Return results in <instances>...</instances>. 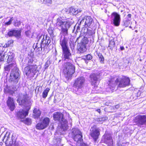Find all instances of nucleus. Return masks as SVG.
Returning <instances> with one entry per match:
<instances>
[{
	"label": "nucleus",
	"mask_w": 146,
	"mask_h": 146,
	"mask_svg": "<svg viewBox=\"0 0 146 146\" xmlns=\"http://www.w3.org/2000/svg\"><path fill=\"white\" fill-rule=\"evenodd\" d=\"M56 25L58 27L61 29V32L60 40V44L62 50L68 48L67 45V39L66 36L68 35V31L72 23L69 21H64L61 17L58 18L56 20Z\"/></svg>",
	"instance_id": "f257e3e1"
},
{
	"label": "nucleus",
	"mask_w": 146,
	"mask_h": 146,
	"mask_svg": "<svg viewBox=\"0 0 146 146\" xmlns=\"http://www.w3.org/2000/svg\"><path fill=\"white\" fill-rule=\"evenodd\" d=\"M4 69L5 71L9 72L11 69L9 79V81L12 84H16L20 78V73L18 68L17 67L15 63H12L4 66Z\"/></svg>",
	"instance_id": "f03ea898"
},
{
	"label": "nucleus",
	"mask_w": 146,
	"mask_h": 146,
	"mask_svg": "<svg viewBox=\"0 0 146 146\" xmlns=\"http://www.w3.org/2000/svg\"><path fill=\"white\" fill-rule=\"evenodd\" d=\"M130 80L128 78L123 77L121 78H117L114 82L110 81L109 88L113 92L115 89V84H118L119 87L124 88L128 86L130 84Z\"/></svg>",
	"instance_id": "7ed1b4c3"
},
{
	"label": "nucleus",
	"mask_w": 146,
	"mask_h": 146,
	"mask_svg": "<svg viewBox=\"0 0 146 146\" xmlns=\"http://www.w3.org/2000/svg\"><path fill=\"white\" fill-rule=\"evenodd\" d=\"M75 67L71 63L67 62L64 64L63 71L65 77L67 80L71 79L75 72Z\"/></svg>",
	"instance_id": "20e7f679"
},
{
	"label": "nucleus",
	"mask_w": 146,
	"mask_h": 146,
	"mask_svg": "<svg viewBox=\"0 0 146 146\" xmlns=\"http://www.w3.org/2000/svg\"><path fill=\"white\" fill-rule=\"evenodd\" d=\"M54 120L61 122L64 124V127L62 125V128L64 131L67 130L68 129V126L67 124V121L63 118V115L60 112H55L53 115Z\"/></svg>",
	"instance_id": "39448f33"
},
{
	"label": "nucleus",
	"mask_w": 146,
	"mask_h": 146,
	"mask_svg": "<svg viewBox=\"0 0 146 146\" xmlns=\"http://www.w3.org/2000/svg\"><path fill=\"white\" fill-rule=\"evenodd\" d=\"M85 78L82 76L78 78L75 81L73 85V89L75 91H80L84 85Z\"/></svg>",
	"instance_id": "423d86ee"
},
{
	"label": "nucleus",
	"mask_w": 146,
	"mask_h": 146,
	"mask_svg": "<svg viewBox=\"0 0 146 146\" xmlns=\"http://www.w3.org/2000/svg\"><path fill=\"white\" fill-rule=\"evenodd\" d=\"M36 66L28 65L24 69V72L26 75L33 77L36 73L38 72Z\"/></svg>",
	"instance_id": "0eeeda50"
},
{
	"label": "nucleus",
	"mask_w": 146,
	"mask_h": 146,
	"mask_svg": "<svg viewBox=\"0 0 146 146\" xmlns=\"http://www.w3.org/2000/svg\"><path fill=\"white\" fill-rule=\"evenodd\" d=\"M102 74L100 73H93L91 74L89 76L90 81L91 85L94 86L95 88L98 84L100 78Z\"/></svg>",
	"instance_id": "6e6552de"
},
{
	"label": "nucleus",
	"mask_w": 146,
	"mask_h": 146,
	"mask_svg": "<svg viewBox=\"0 0 146 146\" xmlns=\"http://www.w3.org/2000/svg\"><path fill=\"white\" fill-rule=\"evenodd\" d=\"M110 21L111 23L114 26L118 27L121 21L120 15L116 12H113L110 16Z\"/></svg>",
	"instance_id": "1a4fd4ad"
},
{
	"label": "nucleus",
	"mask_w": 146,
	"mask_h": 146,
	"mask_svg": "<svg viewBox=\"0 0 146 146\" xmlns=\"http://www.w3.org/2000/svg\"><path fill=\"white\" fill-rule=\"evenodd\" d=\"M72 138L74 141L80 143L82 139V135L81 131L77 128H73L72 130Z\"/></svg>",
	"instance_id": "9d476101"
},
{
	"label": "nucleus",
	"mask_w": 146,
	"mask_h": 146,
	"mask_svg": "<svg viewBox=\"0 0 146 146\" xmlns=\"http://www.w3.org/2000/svg\"><path fill=\"white\" fill-rule=\"evenodd\" d=\"M50 121L49 118L46 117L41 121L38 123L36 126V128L38 130L43 129L47 127Z\"/></svg>",
	"instance_id": "9b49d317"
},
{
	"label": "nucleus",
	"mask_w": 146,
	"mask_h": 146,
	"mask_svg": "<svg viewBox=\"0 0 146 146\" xmlns=\"http://www.w3.org/2000/svg\"><path fill=\"white\" fill-rule=\"evenodd\" d=\"M93 22V19L91 17L87 16L84 17L81 20L80 24L85 26V27H90L92 25Z\"/></svg>",
	"instance_id": "f8f14e48"
},
{
	"label": "nucleus",
	"mask_w": 146,
	"mask_h": 146,
	"mask_svg": "<svg viewBox=\"0 0 146 146\" xmlns=\"http://www.w3.org/2000/svg\"><path fill=\"white\" fill-rule=\"evenodd\" d=\"M99 134V129L96 125H94L91 127L90 129V135L95 141H96L98 138Z\"/></svg>",
	"instance_id": "ddd939ff"
},
{
	"label": "nucleus",
	"mask_w": 146,
	"mask_h": 146,
	"mask_svg": "<svg viewBox=\"0 0 146 146\" xmlns=\"http://www.w3.org/2000/svg\"><path fill=\"white\" fill-rule=\"evenodd\" d=\"M102 139H104V143L108 144V146H113V140L110 134L106 133V132L103 137Z\"/></svg>",
	"instance_id": "4468645a"
},
{
	"label": "nucleus",
	"mask_w": 146,
	"mask_h": 146,
	"mask_svg": "<svg viewBox=\"0 0 146 146\" xmlns=\"http://www.w3.org/2000/svg\"><path fill=\"white\" fill-rule=\"evenodd\" d=\"M135 122L139 126L146 124V116L145 115H140L135 117Z\"/></svg>",
	"instance_id": "2eb2a0df"
},
{
	"label": "nucleus",
	"mask_w": 146,
	"mask_h": 146,
	"mask_svg": "<svg viewBox=\"0 0 146 146\" xmlns=\"http://www.w3.org/2000/svg\"><path fill=\"white\" fill-rule=\"evenodd\" d=\"M28 97L27 94H20L17 102L19 103V105H23L25 106L28 103Z\"/></svg>",
	"instance_id": "dca6fc26"
},
{
	"label": "nucleus",
	"mask_w": 146,
	"mask_h": 146,
	"mask_svg": "<svg viewBox=\"0 0 146 146\" xmlns=\"http://www.w3.org/2000/svg\"><path fill=\"white\" fill-rule=\"evenodd\" d=\"M10 133L9 132H7L6 134L4 136L3 141L6 143H9V145L11 146H18V145L15 143H13L12 140L10 138Z\"/></svg>",
	"instance_id": "f3484780"
},
{
	"label": "nucleus",
	"mask_w": 146,
	"mask_h": 146,
	"mask_svg": "<svg viewBox=\"0 0 146 146\" xmlns=\"http://www.w3.org/2000/svg\"><path fill=\"white\" fill-rule=\"evenodd\" d=\"M63 59L64 60H69L71 57V54L69 48L62 50Z\"/></svg>",
	"instance_id": "a211bd4d"
},
{
	"label": "nucleus",
	"mask_w": 146,
	"mask_h": 146,
	"mask_svg": "<svg viewBox=\"0 0 146 146\" xmlns=\"http://www.w3.org/2000/svg\"><path fill=\"white\" fill-rule=\"evenodd\" d=\"M7 103L9 109L11 111H13L15 107L13 98L11 97H9Z\"/></svg>",
	"instance_id": "6ab92c4d"
},
{
	"label": "nucleus",
	"mask_w": 146,
	"mask_h": 146,
	"mask_svg": "<svg viewBox=\"0 0 146 146\" xmlns=\"http://www.w3.org/2000/svg\"><path fill=\"white\" fill-rule=\"evenodd\" d=\"M21 32L20 31L13 30L10 31L7 33L8 35L9 36H13L18 38H19L21 36Z\"/></svg>",
	"instance_id": "aec40b11"
},
{
	"label": "nucleus",
	"mask_w": 146,
	"mask_h": 146,
	"mask_svg": "<svg viewBox=\"0 0 146 146\" xmlns=\"http://www.w3.org/2000/svg\"><path fill=\"white\" fill-rule=\"evenodd\" d=\"M28 112L27 111L23 110H20L17 113V116L18 118L22 119L25 118L28 114Z\"/></svg>",
	"instance_id": "412c9836"
},
{
	"label": "nucleus",
	"mask_w": 146,
	"mask_h": 146,
	"mask_svg": "<svg viewBox=\"0 0 146 146\" xmlns=\"http://www.w3.org/2000/svg\"><path fill=\"white\" fill-rule=\"evenodd\" d=\"M83 33L87 36H93L95 33V32L91 29H88L86 27L83 28L82 30V31H83Z\"/></svg>",
	"instance_id": "4be33fe9"
},
{
	"label": "nucleus",
	"mask_w": 146,
	"mask_h": 146,
	"mask_svg": "<svg viewBox=\"0 0 146 146\" xmlns=\"http://www.w3.org/2000/svg\"><path fill=\"white\" fill-rule=\"evenodd\" d=\"M47 40H41V41L40 43V46H38V44H37L35 47L36 48H38V50H40V48H41V50H42V47H44L46 46H48V44L50 43H48V44H47Z\"/></svg>",
	"instance_id": "5701e85b"
},
{
	"label": "nucleus",
	"mask_w": 146,
	"mask_h": 146,
	"mask_svg": "<svg viewBox=\"0 0 146 146\" xmlns=\"http://www.w3.org/2000/svg\"><path fill=\"white\" fill-rule=\"evenodd\" d=\"M5 59H7V62H9L11 61L13 59V53L9 52L7 54H6Z\"/></svg>",
	"instance_id": "b1692460"
},
{
	"label": "nucleus",
	"mask_w": 146,
	"mask_h": 146,
	"mask_svg": "<svg viewBox=\"0 0 146 146\" xmlns=\"http://www.w3.org/2000/svg\"><path fill=\"white\" fill-rule=\"evenodd\" d=\"M41 38H42V40L44 41V40H47V44L50 43L51 42V40L49 37L48 36L46 35H41L38 38V40Z\"/></svg>",
	"instance_id": "393cba45"
},
{
	"label": "nucleus",
	"mask_w": 146,
	"mask_h": 146,
	"mask_svg": "<svg viewBox=\"0 0 146 146\" xmlns=\"http://www.w3.org/2000/svg\"><path fill=\"white\" fill-rule=\"evenodd\" d=\"M33 112L34 114V117L35 118H37L40 116L41 114V112L37 108H35L33 111Z\"/></svg>",
	"instance_id": "a878e982"
},
{
	"label": "nucleus",
	"mask_w": 146,
	"mask_h": 146,
	"mask_svg": "<svg viewBox=\"0 0 146 146\" xmlns=\"http://www.w3.org/2000/svg\"><path fill=\"white\" fill-rule=\"evenodd\" d=\"M86 46L82 45L78 48V50L79 53H83L86 51Z\"/></svg>",
	"instance_id": "bb28decb"
},
{
	"label": "nucleus",
	"mask_w": 146,
	"mask_h": 146,
	"mask_svg": "<svg viewBox=\"0 0 146 146\" xmlns=\"http://www.w3.org/2000/svg\"><path fill=\"white\" fill-rule=\"evenodd\" d=\"M69 12H70V13L71 15H76L78 14V12L76 11V9H74L73 7H71L69 8Z\"/></svg>",
	"instance_id": "cd10ccee"
},
{
	"label": "nucleus",
	"mask_w": 146,
	"mask_h": 146,
	"mask_svg": "<svg viewBox=\"0 0 146 146\" xmlns=\"http://www.w3.org/2000/svg\"><path fill=\"white\" fill-rule=\"evenodd\" d=\"M97 54L98 57L99 58L100 62L102 63H103L104 60V58L103 56L101 53L99 52H97Z\"/></svg>",
	"instance_id": "c85d7f7f"
},
{
	"label": "nucleus",
	"mask_w": 146,
	"mask_h": 146,
	"mask_svg": "<svg viewBox=\"0 0 146 146\" xmlns=\"http://www.w3.org/2000/svg\"><path fill=\"white\" fill-rule=\"evenodd\" d=\"M50 90V89L48 88H46L45 90L43 91V92L42 93V97L43 98H46V97H47L48 93V92H49V91Z\"/></svg>",
	"instance_id": "c756f323"
},
{
	"label": "nucleus",
	"mask_w": 146,
	"mask_h": 146,
	"mask_svg": "<svg viewBox=\"0 0 146 146\" xmlns=\"http://www.w3.org/2000/svg\"><path fill=\"white\" fill-rule=\"evenodd\" d=\"M81 42L82 43V45H85L86 44H87L88 43V40L87 38L84 37L82 39Z\"/></svg>",
	"instance_id": "7c9ffc66"
},
{
	"label": "nucleus",
	"mask_w": 146,
	"mask_h": 146,
	"mask_svg": "<svg viewBox=\"0 0 146 146\" xmlns=\"http://www.w3.org/2000/svg\"><path fill=\"white\" fill-rule=\"evenodd\" d=\"M92 56L90 54L84 56L83 57L82 59L84 60H91L92 58Z\"/></svg>",
	"instance_id": "2f4dec72"
},
{
	"label": "nucleus",
	"mask_w": 146,
	"mask_h": 146,
	"mask_svg": "<svg viewBox=\"0 0 146 146\" xmlns=\"http://www.w3.org/2000/svg\"><path fill=\"white\" fill-rule=\"evenodd\" d=\"M6 54L4 53V54H3L0 53V61H4V59H5V57L6 58Z\"/></svg>",
	"instance_id": "473e14b6"
},
{
	"label": "nucleus",
	"mask_w": 146,
	"mask_h": 146,
	"mask_svg": "<svg viewBox=\"0 0 146 146\" xmlns=\"http://www.w3.org/2000/svg\"><path fill=\"white\" fill-rule=\"evenodd\" d=\"M31 119L28 118L26 119L24 121V123L27 125H30L31 123Z\"/></svg>",
	"instance_id": "72a5a7b5"
},
{
	"label": "nucleus",
	"mask_w": 146,
	"mask_h": 146,
	"mask_svg": "<svg viewBox=\"0 0 146 146\" xmlns=\"http://www.w3.org/2000/svg\"><path fill=\"white\" fill-rule=\"evenodd\" d=\"M48 31L51 37H53L54 36L53 31V30L52 29V28L50 27L48 29Z\"/></svg>",
	"instance_id": "f704fd0d"
},
{
	"label": "nucleus",
	"mask_w": 146,
	"mask_h": 146,
	"mask_svg": "<svg viewBox=\"0 0 146 146\" xmlns=\"http://www.w3.org/2000/svg\"><path fill=\"white\" fill-rule=\"evenodd\" d=\"M115 45V42L113 40H111L110 41L109 47H113Z\"/></svg>",
	"instance_id": "c9c22d12"
},
{
	"label": "nucleus",
	"mask_w": 146,
	"mask_h": 146,
	"mask_svg": "<svg viewBox=\"0 0 146 146\" xmlns=\"http://www.w3.org/2000/svg\"><path fill=\"white\" fill-rule=\"evenodd\" d=\"M41 2L44 4H51L52 3L51 0H40Z\"/></svg>",
	"instance_id": "e433bc0d"
},
{
	"label": "nucleus",
	"mask_w": 146,
	"mask_h": 146,
	"mask_svg": "<svg viewBox=\"0 0 146 146\" xmlns=\"http://www.w3.org/2000/svg\"><path fill=\"white\" fill-rule=\"evenodd\" d=\"M130 19H128V20L126 21L123 24V25L125 27H127L130 24Z\"/></svg>",
	"instance_id": "4c0bfd02"
},
{
	"label": "nucleus",
	"mask_w": 146,
	"mask_h": 146,
	"mask_svg": "<svg viewBox=\"0 0 146 146\" xmlns=\"http://www.w3.org/2000/svg\"><path fill=\"white\" fill-rule=\"evenodd\" d=\"M69 44L72 50H73V49H74V42L70 41L69 42Z\"/></svg>",
	"instance_id": "58836bf2"
},
{
	"label": "nucleus",
	"mask_w": 146,
	"mask_h": 146,
	"mask_svg": "<svg viewBox=\"0 0 146 146\" xmlns=\"http://www.w3.org/2000/svg\"><path fill=\"white\" fill-rule=\"evenodd\" d=\"M50 64V61L47 60L45 64L44 68L45 69H47V68Z\"/></svg>",
	"instance_id": "ea45409f"
},
{
	"label": "nucleus",
	"mask_w": 146,
	"mask_h": 146,
	"mask_svg": "<svg viewBox=\"0 0 146 146\" xmlns=\"http://www.w3.org/2000/svg\"><path fill=\"white\" fill-rule=\"evenodd\" d=\"M13 17L11 18L10 19L9 21L5 23V25H10L11 24V22L13 21Z\"/></svg>",
	"instance_id": "a19ab883"
},
{
	"label": "nucleus",
	"mask_w": 146,
	"mask_h": 146,
	"mask_svg": "<svg viewBox=\"0 0 146 146\" xmlns=\"http://www.w3.org/2000/svg\"><path fill=\"white\" fill-rule=\"evenodd\" d=\"M61 139L60 138H57L56 141H57V145H59L61 143Z\"/></svg>",
	"instance_id": "79ce46f5"
},
{
	"label": "nucleus",
	"mask_w": 146,
	"mask_h": 146,
	"mask_svg": "<svg viewBox=\"0 0 146 146\" xmlns=\"http://www.w3.org/2000/svg\"><path fill=\"white\" fill-rule=\"evenodd\" d=\"M31 33V32L29 30L25 32V34L27 36H29L30 35Z\"/></svg>",
	"instance_id": "37998d69"
},
{
	"label": "nucleus",
	"mask_w": 146,
	"mask_h": 146,
	"mask_svg": "<svg viewBox=\"0 0 146 146\" xmlns=\"http://www.w3.org/2000/svg\"><path fill=\"white\" fill-rule=\"evenodd\" d=\"M21 24V22H15L14 23V25L15 26H19V25H20Z\"/></svg>",
	"instance_id": "c03bdc74"
},
{
	"label": "nucleus",
	"mask_w": 146,
	"mask_h": 146,
	"mask_svg": "<svg viewBox=\"0 0 146 146\" xmlns=\"http://www.w3.org/2000/svg\"><path fill=\"white\" fill-rule=\"evenodd\" d=\"M101 118L102 119V121H104L105 120H107L108 119V117L106 116L101 117Z\"/></svg>",
	"instance_id": "a18cd8bd"
},
{
	"label": "nucleus",
	"mask_w": 146,
	"mask_h": 146,
	"mask_svg": "<svg viewBox=\"0 0 146 146\" xmlns=\"http://www.w3.org/2000/svg\"><path fill=\"white\" fill-rule=\"evenodd\" d=\"M12 89L13 90L15 91H16L17 90V87L16 86H14L12 87Z\"/></svg>",
	"instance_id": "49530a36"
},
{
	"label": "nucleus",
	"mask_w": 146,
	"mask_h": 146,
	"mask_svg": "<svg viewBox=\"0 0 146 146\" xmlns=\"http://www.w3.org/2000/svg\"><path fill=\"white\" fill-rule=\"evenodd\" d=\"M33 62V59H29L28 61L29 64H31Z\"/></svg>",
	"instance_id": "de8ad7c7"
},
{
	"label": "nucleus",
	"mask_w": 146,
	"mask_h": 146,
	"mask_svg": "<svg viewBox=\"0 0 146 146\" xmlns=\"http://www.w3.org/2000/svg\"><path fill=\"white\" fill-rule=\"evenodd\" d=\"M96 120L98 122H100L102 121V119L101 117L97 118Z\"/></svg>",
	"instance_id": "09e8293b"
},
{
	"label": "nucleus",
	"mask_w": 146,
	"mask_h": 146,
	"mask_svg": "<svg viewBox=\"0 0 146 146\" xmlns=\"http://www.w3.org/2000/svg\"><path fill=\"white\" fill-rule=\"evenodd\" d=\"M69 9H64V11L65 12L68 13H70V12H69Z\"/></svg>",
	"instance_id": "8fccbe9b"
},
{
	"label": "nucleus",
	"mask_w": 146,
	"mask_h": 146,
	"mask_svg": "<svg viewBox=\"0 0 146 146\" xmlns=\"http://www.w3.org/2000/svg\"><path fill=\"white\" fill-rule=\"evenodd\" d=\"M81 146H89L87 144L85 143H83L81 144Z\"/></svg>",
	"instance_id": "3c124183"
},
{
	"label": "nucleus",
	"mask_w": 146,
	"mask_h": 146,
	"mask_svg": "<svg viewBox=\"0 0 146 146\" xmlns=\"http://www.w3.org/2000/svg\"><path fill=\"white\" fill-rule=\"evenodd\" d=\"M120 49L121 50H124V47L123 46H121L120 47Z\"/></svg>",
	"instance_id": "603ef678"
},
{
	"label": "nucleus",
	"mask_w": 146,
	"mask_h": 146,
	"mask_svg": "<svg viewBox=\"0 0 146 146\" xmlns=\"http://www.w3.org/2000/svg\"><path fill=\"white\" fill-rule=\"evenodd\" d=\"M76 11H77L78 14V13L81 12L82 10L80 9H76Z\"/></svg>",
	"instance_id": "864d4df0"
},
{
	"label": "nucleus",
	"mask_w": 146,
	"mask_h": 146,
	"mask_svg": "<svg viewBox=\"0 0 146 146\" xmlns=\"http://www.w3.org/2000/svg\"><path fill=\"white\" fill-rule=\"evenodd\" d=\"M96 111L98 112L99 113H100L101 111L100 109H97L96 110Z\"/></svg>",
	"instance_id": "5fc2aeb1"
},
{
	"label": "nucleus",
	"mask_w": 146,
	"mask_h": 146,
	"mask_svg": "<svg viewBox=\"0 0 146 146\" xmlns=\"http://www.w3.org/2000/svg\"><path fill=\"white\" fill-rule=\"evenodd\" d=\"M127 17L128 18H130L131 17V14H128V15H127Z\"/></svg>",
	"instance_id": "6e6d98bb"
},
{
	"label": "nucleus",
	"mask_w": 146,
	"mask_h": 146,
	"mask_svg": "<svg viewBox=\"0 0 146 146\" xmlns=\"http://www.w3.org/2000/svg\"><path fill=\"white\" fill-rule=\"evenodd\" d=\"M119 105H116L115 106V108H116L117 109L118 108H119Z\"/></svg>",
	"instance_id": "4d7b16f0"
},
{
	"label": "nucleus",
	"mask_w": 146,
	"mask_h": 146,
	"mask_svg": "<svg viewBox=\"0 0 146 146\" xmlns=\"http://www.w3.org/2000/svg\"><path fill=\"white\" fill-rule=\"evenodd\" d=\"M80 37H78V38H77L76 40V42H78V40H79V39H80Z\"/></svg>",
	"instance_id": "13d9d810"
},
{
	"label": "nucleus",
	"mask_w": 146,
	"mask_h": 146,
	"mask_svg": "<svg viewBox=\"0 0 146 146\" xmlns=\"http://www.w3.org/2000/svg\"><path fill=\"white\" fill-rule=\"evenodd\" d=\"M13 42V41L12 40H10V41H9L8 42V44H11V42Z\"/></svg>",
	"instance_id": "bf43d9fd"
},
{
	"label": "nucleus",
	"mask_w": 146,
	"mask_h": 146,
	"mask_svg": "<svg viewBox=\"0 0 146 146\" xmlns=\"http://www.w3.org/2000/svg\"><path fill=\"white\" fill-rule=\"evenodd\" d=\"M121 146H124L123 145H121Z\"/></svg>",
	"instance_id": "052dcab7"
}]
</instances>
